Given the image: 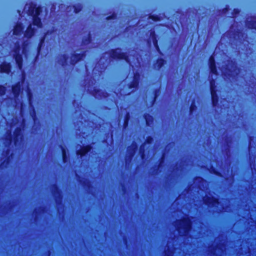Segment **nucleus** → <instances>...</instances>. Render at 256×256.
<instances>
[{
  "label": "nucleus",
  "instance_id": "1",
  "mask_svg": "<svg viewBox=\"0 0 256 256\" xmlns=\"http://www.w3.org/2000/svg\"><path fill=\"white\" fill-rule=\"evenodd\" d=\"M209 66L210 70L211 76H210V87L212 98V104L216 106L218 104V96L215 90L214 78L217 76L216 70L214 64V60L213 56H212L209 60Z\"/></svg>",
  "mask_w": 256,
  "mask_h": 256
},
{
  "label": "nucleus",
  "instance_id": "2",
  "mask_svg": "<svg viewBox=\"0 0 256 256\" xmlns=\"http://www.w3.org/2000/svg\"><path fill=\"white\" fill-rule=\"evenodd\" d=\"M203 201L204 204L210 207H215V211L216 212H220L223 210L226 211V208L223 206L222 202H218V200L212 196L210 194L206 196L203 198Z\"/></svg>",
  "mask_w": 256,
  "mask_h": 256
},
{
  "label": "nucleus",
  "instance_id": "3",
  "mask_svg": "<svg viewBox=\"0 0 256 256\" xmlns=\"http://www.w3.org/2000/svg\"><path fill=\"white\" fill-rule=\"evenodd\" d=\"M192 222L189 218L186 216L182 220L177 222L176 229L181 235H186L190 230Z\"/></svg>",
  "mask_w": 256,
  "mask_h": 256
},
{
  "label": "nucleus",
  "instance_id": "4",
  "mask_svg": "<svg viewBox=\"0 0 256 256\" xmlns=\"http://www.w3.org/2000/svg\"><path fill=\"white\" fill-rule=\"evenodd\" d=\"M220 70L222 74L228 79L230 77L235 76L240 72V70L237 68L235 63L232 61L228 62L226 68H222Z\"/></svg>",
  "mask_w": 256,
  "mask_h": 256
},
{
  "label": "nucleus",
  "instance_id": "5",
  "mask_svg": "<svg viewBox=\"0 0 256 256\" xmlns=\"http://www.w3.org/2000/svg\"><path fill=\"white\" fill-rule=\"evenodd\" d=\"M22 128L21 126H17L14 130L13 138L12 136L10 134V135L6 137V140L8 142L9 144H11L13 140L15 144L20 143L22 136Z\"/></svg>",
  "mask_w": 256,
  "mask_h": 256
},
{
  "label": "nucleus",
  "instance_id": "6",
  "mask_svg": "<svg viewBox=\"0 0 256 256\" xmlns=\"http://www.w3.org/2000/svg\"><path fill=\"white\" fill-rule=\"evenodd\" d=\"M20 46L19 44L16 46L14 50L13 58L14 59L16 64L18 68L20 70H22L23 68L24 60L22 55L20 53Z\"/></svg>",
  "mask_w": 256,
  "mask_h": 256
},
{
  "label": "nucleus",
  "instance_id": "7",
  "mask_svg": "<svg viewBox=\"0 0 256 256\" xmlns=\"http://www.w3.org/2000/svg\"><path fill=\"white\" fill-rule=\"evenodd\" d=\"M86 56V52L83 51L80 53L73 52L70 54V64L74 66L78 62L82 60Z\"/></svg>",
  "mask_w": 256,
  "mask_h": 256
},
{
  "label": "nucleus",
  "instance_id": "8",
  "mask_svg": "<svg viewBox=\"0 0 256 256\" xmlns=\"http://www.w3.org/2000/svg\"><path fill=\"white\" fill-rule=\"evenodd\" d=\"M42 12V8L40 6H36V4L32 2L30 3L27 10L28 16H32L35 14H40Z\"/></svg>",
  "mask_w": 256,
  "mask_h": 256
},
{
  "label": "nucleus",
  "instance_id": "9",
  "mask_svg": "<svg viewBox=\"0 0 256 256\" xmlns=\"http://www.w3.org/2000/svg\"><path fill=\"white\" fill-rule=\"evenodd\" d=\"M92 149V146L90 144L83 145L80 146L79 150H76V154L77 156L82 158L86 156Z\"/></svg>",
  "mask_w": 256,
  "mask_h": 256
},
{
  "label": "nucleus",
  "instance_id": "10",
  "mask_svg": "<svg viewBox=\"0 0 256 256\" xmlns=\"http://www.w3.org/2000/svg\"><path fill=\"white\" fill-rule=\"evenodd\" d=\"M113 58H116L120 59H124L130 65H132L131 58L128 56L126 53L122 52L120 49H116L114 50H113Z\"/></svg>",
  "mask_w": 256,
  "mask_h": 256
},
{
  "label": "nucleus",
  "instance_id": "11",
  "mask_svg": "<svg viewBox=\"0 0 256 256\" xmlns=\"http://www.w3.org/2000/svg\"><path fill=\"white\" fill-rule=\"evenodd\" d=\"M92 95L96 98L104 99L108 96V93L104 90L94 88L92 90Z\"/></svg>",
  "mask_w": 256,
  "mask_h": 256
},
{
  "label": "nucleus",
  "instance_id": "12",
  "mask_svg": "<svg viewBox=\"0 0 256 256\" xmlns=\"http://www.w3.org/2000/svg\"><path fill=\"white\" fill-rule=\"evenodd\" d=\"M12 66L10 62H2L0 64V72L1 74H10L12 72Z\"/></svg>",
  "mask_w": 256,
  "mask_h": 256
},
{
  "label": "nucleus",
  "instance_id": "13",
  "mask_svg": "<svg viewBox=\"0 0 256 256\" xmlns=\"http://www.w3.org/2000/svg\"><path fill=\"white\" fill-rule=\"evenodd\" d=\"M46 36V34H44V35L42 36L40 38V40H39V42H38V46L36 48V56H35L34 60V62L37 60V59L38 58V57L40 54L42 48V46H44V43L45 42Z\"/></svg>",
  "mask_w": 256,
  "mask_h": 256
},
{
  "label": "nucleus",
  "instance_id": "14",
  "mask_svg": "<svg viewBox=\"0 0 256 256\" xmlns=\"http://www.w3.org/2000/svg\"><path fill=\"white\" fill-rule=\"evenodd\" d=\"M36 30L32 26V24H30L24 32V37L27 39L31 38L36 32Z\"/></svg>",
  "mask_w": 256,
  "mask_h": 256
},
{
  "label": "nucleus",
  "instance_id": "15",
  "mask_svg": "<svg viewBox=\"0 0 256 256\" xmlns=\"http://www.w3.org/2000/svg\"><path fill=\"white\" fill-rule=\"evenodd\" d=\"M24 26L22 22H18L14 26L13 34L16 36H20L24 32Z\"/></svg>",
  "mask_w": 256,
  "mask_h": 256
},
{
  "label": "nucleus",
  "instance_id": "16",
  "mask_svg": "<svg viewBox=\"0 0 256 256\" xmlns=\"http://www.w3.org/2000/svg\"><path fill=\"white\" fill-rule=\"evenodd\" d=\"M21 84L20 82H16L12 86V92L15 98H18L21 92Z\"/></svg>",
  "mask_w": 256,
  "mask_h": 256
},
{
  "label": "nucleus",
  "instance_id": "17",
  "mask_svg": "<svg viewBox=\"0 0 256 256\" xmlns=\"http://www.w3.org/2000/svg\"><path fill=\"white\" fill-rule=\"evenodd\" d=\"M40 14H35L32 16V24L34 26L38 28H42V19L39 17Z\"/></svg>",
  "mask_w": 256,
  "mask_h": 256
},
{
  "label": "nucleus",
  "instance_id": "18",
  "mask_svg": "<svg viewBox=\"0 0 256 256\" xmlns=\"http://www.w3.org/2000/svg\"><path fill=\"white\" fill-rule=\"evenodd\" d=\"M246 24L249 28L256 29V18L251 17L248 18L246 20Z\"/></svg>",
  "mask_w": 256,
  "mask_h": 256
},
{
  "label": "nucleus",
  "instance_id": "19",
  "mask_svg": "<svg viewBox=\"0 0 256 256\" xmlns=\"http://www.w3.org/2000/svg\"><path fill=\"white\" fill-rule=\"evenodd\" d=\"M5 154L6 155V158L0 164L2 166H4L9 163L12 156V154H10V149H7L5 151Z\"/></svg>",
  "mask_w": 256,
  "mask_h": 256
},
{
  "label": "nucleus",
  "instance_id": "20",
  "mask_svg": "<svg viewBox=\"0 0 256 256\" xmlns=\"http://www.w3.org/2000/svg\"><path fill=\"white\" fill-rule=\"evenodd\" d=\"M62 150V160L64 163H66L68 161V156L67 154V150L65 147L60 145Z\"/></svg>",
  "mask_w": 256,
  "mask_h": 256
},
{
  "label": "nucleus",
  "instance_id": "21",
  "mask_svg": "<svg viewBox=\"0 0 256 256\" xmlns=\"http://www.w3.org/2000/svg\"><path fill=\"white\" fill-rule=\"evenodd\" d=\"M92 40V36L90 32H89L88 34V36L84 38L82 40V44L84 45H88L91 43Z\"/></svg>",
  "mask_w": 256,
  "mask_h": 256
},
{
  "label": "nucleus",
  "instance_id": "22",
  "mask_svg": "<svg viewBox=\"0 0 256 256\" xmlns=\"http://www.w3.org/2000/svg\"><path fill=\"white\" fill-rule=\"evenodd\" d=\"M78 182L84 187H89L90 184V182L88 180L84 178H82Z\"/></svg>",
  "mask_w": 256,
  "mask_h": 256
},
{
  "label": "nucleus",
  "instance_id": "23",
  "mask_svg": "<svg viewBox=\"0 0 256 256\" xmlns=\"http://www.w3.org/2000/svg\"><path fill=\"white\" fill-rule=\"evenodd\" d=\"M72 7L74 8V12L75 14L79 13L82 8V4H74Z\"/></svg>",
  "mask_w": 256,
  "mask_h": 256
},
{
  "label": "nucleus",
  "instance_id": "24",
  "mask_svg": "<svg viewBox=\"0 0 256 256\" xmlns=\"http://www.w3.org/2000/svg\"><path fill=\"white\" fill-rule=\"evenodd\" d=\"M136 144H133L131 147L129 148L128 149V154L130 155V158H131L134 154L135 152V150L136 148Z\"/></svg>",
  "mask_w": 256,
  "mask_h": 256
},
{
  "label": "nucleus",
  "instance_id": "25",
  "mask_svg": "<svg viewBox=\"0 0 256 256\" xmlns=\"http://www.w3.org/2000/svg\"><path fill=\"white\" fill-rule=\"evenodd\" d=\"M46 210V208L44 206H40L38 209H35L34 212L36 214V218L35 220H37L38 218V216L39 215L41 212H44Z\"/></svg>",
  "mask_w": 256,
  "mask_h": 256
},
{
  "label": "nucleus",
  "instance_id": "26",
  "mask_svg": "<svg viewBox=\"0 0 256 256\" xmlns=\"http://www.w3.org/2000/svg\"><path fill=\"white\" fill-rule=\"evenodd\" d=\"M164 63V60L160 59L157 61V62L155 66V68L159 69L162 66Z\"/></svg>",
  "mask_w": 256,
  "mask_h": 256
},
{
  "label": "nucleus",
  "instance_id": "27",
  "mask_svg": "<svg viewBox=\"0 0 256 256\" xmlns=\"http://www.w3.org/2000/svg\"><path fill=\"white\" fill-rule=\"evenodd\" d=\"M6 90V87L2 84H0V96H3L5 94Z\"/></svg>",
  "mask_w": 256,
  "mask_h": 256
},
{
  "label": "nucleus",
  "instance_id": "28",
  "mask_svg": "<svg viewBox=\"0 0 256 256\" xmlns=\"http://www.w3.org/2000/svg\"><path fill=\"white\" fill-rule=\"evenodd\" d=\"M138 85V81L137 76H134V80L132 84L130 85V88H136Z\"/></svg>",
  "mask_w": 256,
  "mask_h": 256
},
{
  "label": "nucleus",
  "instance_id": "29",
  "mask_svg": "<svg viewBox=\"0 0 256 256\" xmlns=\"http://www.w3.org/2000/svg\"><path fill=\"white\" fill-rule=\"evenodd\" d=\"M243 37V34L241 32H238L237 34H234V38L236 40H239L240 41L242 40V38Z\"/></svg>",
  "mask_w": 256,
  "mask_h": 256
},
{
  "label": "nucleus",
  "instance_id": "30",
  "mask_svg": "<svg viewBox=\"0 0 256 256\" xmlns=\"http://www.w3.org/2000/svg\"><path fill=\"white\" fill-rule=\"evenodd\" d=\"M53 187L54 188V190L53 192V194H60V193H61V190L59 188L58 186L56 184H53Z\"/></svg>",
  "mask_w": 256,
  "mask_h": 256
},
{
  "label": "nucleus",
  "instance_id": "31",
  "mask_svg": "<svg viewBox=\"0 0 256 256\" xmlns=\"http://www.w3.org/2000/svg\"><path fill=\"white\" fill-rule=\"evenodd\" d=\"M62 58L63 60H62V66H64L65 64H66V60L68 58V56L66 54H62Z\"/></svg>",
  "mask_w": 256,
  "mask_h": 256
},
{
  "label": "nucleus",
  "instance_id": "32",
  "mask_svg": "<svg viewBox=\"0 0 256 256\" xmlns=\"http://www.w3.org/2000/svg\"><path fill=\"white\" fill-rule=\"evenodd\" d=\"M176 250L175 249L174 252H173L172 251H170L169 250H168V251H166V256H173L176 253Z\"/></svg>",
  "mask_w": 256,
  "mask_h": 256
},
{
  "label": "nucleus",
  "instance_id": "33",
  "mask_svg": "<svg viewBox=\"0 0 256 256\" xmlns=\"http://www.w3.org/2000/svg\"><path fill=\"white\" fill-rule=\"evenodd\" d=\"M32 118L34 122H36L38 120V118L36 115V112L35 110H34L32 114H31Z\"/></svg>",
  "mask_w": 256,
  "mask_h": 256
},
{
  "label": "nucleus",
  "instance_id": "34",
  "mask_svg": "<svg viewBox=\"0 0 256 256\" xmlns=\"http://www.w3.org/2000/svg\"><path fill=\"white\" fill-rule=\"evenodd\" d=\"M145 118L147 124L148 126L150 125V122L152 120V118L150 116H146Z\"/></svg>",
  "mask_w": 256,
  "mask_h": 256
},
{
  "label": "nucleus",
  "instance_id": "35",
  "mask_svg": "<svg viewBox=\"0 0 256 256\" xmlns=\"http://www.w3.org/2000/svg\"><path fill=\"white\" fill-rule=\"evenodd\" d=\"M222 250V248L220 247H217L215 250H214L213 254H218L220 251Z\"/></svg>",
  "mask_w": 256,
  "mask_h": 256
},
{
  "label": "nucleus",
  "instance_id": "36",
  "mask_svg": "<svg viewBox=\"0 0 256 256\" xmlns=\"http://www.w3.org/2000/svg\"><path fill=\"white\" fill-rule=\"evenodd\" d=\"M32 96V94L30 92H28V100L29 102H30Z\"/></svg>",
  "mask_w": 256,
  "mask_h": 256
},
{
  "label": "nucleus",
  "instance_id": "37",
  "mask_svg": "<svg viewBox=\"0 0 256 256\" xmlns=\"http://www.w3.org/2000/svg\"><path fill=\"white\" fill-rule=\"evenodd\" d=\"M108 56L110 60L111 58H112V48L108 50Z\"/></svg>",
  "mask_w": 256,
  "mask_h": 256
},
{
  "label": "nucleus",
  "instance_id": "38",
  "mask_svg": "<svg viewBox=\"0 0 256 256\" xmlns=\"http://www.w3.org/2000/svg\"><path fill=\"white\" fill-rule=\"evenodd\" d=\"M194 108H195V106L194 105V104L192 102V104L190 108V112H192L194 110Z\"/></svg>",
  "mask_w": 256,
  "mask_h": 256
},
{
  "label": "nucleus",
  "instance_id": "39",
  "mask_svg": "<svg viewBox=\"0 0 256 256\" xmlns=\"http://www.w3.org/2000/svg\"><path fill=\"white\" fill-rule=\"evenodd\" d=\"M152 141V138H150V137H149L147 139H146V142L148 144H150Z\"/></svg>",
  "mask_w": 256,
  "mask_h": 256
},
{
  "label": "nucleus",
  "instance_id": "40",
  "mask_svg": "<svg viewBox=\"0 0 256 256\" xmlns=\"http://www.w3.org/2000/svg\"><path fill=\"white\" fill-rule=\"evenodd\" d=\"M107 20H112V14H110L106 18Z\"/></svg>",
  "mask_w": 256,
  "mask_h": 256
},
{
  "label": "nucleus",
  "instance_id": "41",
  "mask_svg": "<svg viewBox=\"0 0 256 256\" xmlns=\"http://www.w3.org/2000/svg\"><path fill=\"white\" fill-rule=\"evenodd\" d=\"M60 198V196H56V204H58L59 203V200H58V198Z\"/></svg>",
  "mask_w": 256,
  "mask_h": 256
},
{
  "label": "nucleus",
  "instance_id": "42",
  "mask_svg": "<svg viewBox=\"0 0 256 256\" xmlns=\"http://www.w3.org/2000/svg\"><path fill=\"white\" fill-rule=\"evenodd\" d=\"M110 216H112V211L111 210V208L110 209Z\"/></svg>",
  "mask_w": 256,
  "mask_h": 256
},
{
  "label": "nucleus",
  "instance_id": "43",
  "mask_svg": "<svg viewBox=\"0 0 256 256\" xmlns=\"http://www.w3.org/2000/svg\"><path fill=\"white\" fill-rule=\"evenodd\" d=\"M197 180H198L200 182L203 181V180L201 178H198Z\"/></svg>",
  "mask_w": 256,
  "mask_h": 256
},
{
  "label": "nucleus",
  "instance_id": "44",
  "mask_svg": "<svg viewBox=\"0 0 256 256\" xmlns=\"http://www.w3.org/2000/svg\"><path fill=\"white\" fill-rule=\"evenodd\" d=\"M110 134L111 138H112V131H111L110 130ZM111 142L112 143V142Z\"/></svg>",
  "mask_w": 256,
  "mask_h": 256
},
{
  "label": "nucleus",
  "instance_id": "45",
  "mask_svg": "<svg viewBox=\"0 0 256 256\" xmlns=\"http://www.w3.org/2000/svg\"><path fill=\"white\" fill-rule=\"evenodd\" d=\"M110 226H109V227H110Z\"/></svg>",
  "mask_w": 256,
  "mask_h": 256
},
{
  "label": "nucleus",
  "instance_id": "46",
  "mask_svg": "<svg viewBox=\"0 0 256 256\" xmlns=\"http://www.w3.org/2000/svg\"><path fill=\"white\" fill-rule=\"evenodd\" d=\"M110 128H112V124L110 122Z\"/></svg>",
  "mask_w": 256,
  "mask_h": 256
},
{
  "label": "nucleus",
  "instance_id": "47",
  "mask_svg": "<svg viewBox=\"0 0 256 256\" xmlns=\"http://www.w3.org/2000/svg\"><path fill=\"white\" fill-rule=\"evenodd\" d=\"M154 44L156 45V47L158 46H156V42H154Z\"/></svg>",
  "mask_w": 256,
  "mask_h": 256
},
{
  "label": "nucleus",
  "instance_id": "48",
  "mask_svg": "<svg viewBox=\"0 0 256 256\" xmlns=\"http://www.w3.org/2000/svg\"><path fill=\"white\" fill-rule=\"evenodd\" d=\"M140 152H142V148H140Z\"/></svg>",
  "mask_w": 256,
  "mask_h": 256
},
{
  "label": "nucleus",
  "instance_id": "49",
  "mask_svg": "<svg viewBox=\"0 0 256 256\" xmlns=\"http://www.w3.org/2000/svg\"><path fill=\"white\" fill-rule=\"evenodd\" d=\"M114 14H113V16H112L113 20L114 19Z\"/></svg>",
  "mask_w": 256,
  "mask_h": 256
},
{
  "label": "nucleus",
  "instance_id": "50",
  "mask_svg": "<svg viewBox=\"0 0 256 256\" xmlns=\"http://www.w3.org/2000/svg\"><path fill=\"white\" fill-rule=\"evenodd\" d=\"M224 103H227V102H226V100H224Z\"/></svg>",
  "mask_w": 256,
  "mask_h": 256
}]
</instances>
